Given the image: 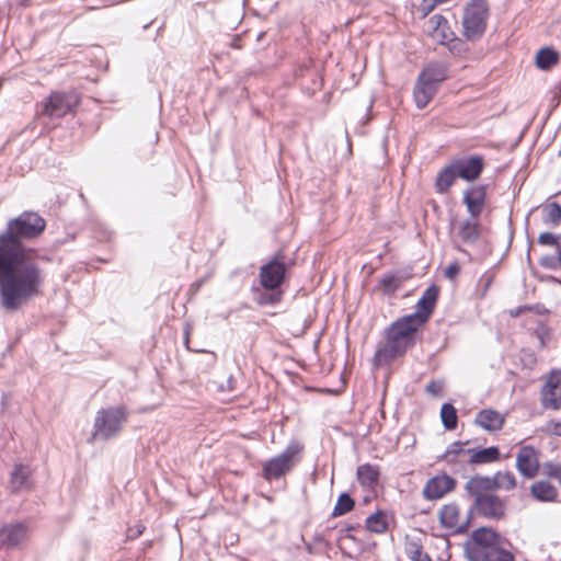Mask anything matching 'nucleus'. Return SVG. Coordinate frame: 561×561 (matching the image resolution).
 Masks as SVG:
<instances>
[{
    "mask_svg": "<svg viewBox=\"0 0 561 561\" xmlns=\"http://www.w3.org/2000/svg\"><path fill=\"white\" fill-rule=\"evenodd\" d=\"M46 227L38 214L24 211L10 219L0 234V306L15 312L42 296L47 274L34 249L22 241L37 238Z\"/></svg>",
    "mask_w": 561,
    "mask_h": 561,
    "instance_id": "nucleus-1",
    "label": "nucleus"
},
{
    "mask_svg": "<svg viewBox=\"0 0 561 561\" xmlns=\"http://www.w3.org/2000/svg\"><path fill=\"white\" fill-rule=\"evenodd\" d=\"M421 329L411 317H401L385 330V342L380 343L374 355L376 366H383L403 356L415 345L416 332Z\"/></svg>",
    "mask_w": 561,
    "mask_h": 561,
    "instance_id": "nucleus-2",
    "label": "nucleus"
},
{
    "mask_svg": "<svg viewBox=\"0 0 561 561\" xmlns=\"http://www.w3.org/2000/svg\"><path fill=\"white\" fill-rule=\"evenodd\" d=\"M465 551L470 561H515L513 545L491 527L473 530Z\"/></svg>",
    "mask_w": 561,
    "mask_h": 561,
    "instance_id": "nucleus-3",
    "label": "nucleus"
},
{
    "mask_svg": "<svg viewBox=\"0 0 561 561\" xmlns=\"http://www.w3.org/2000/svg\"><path fill=\"white\" fill-rule=\"evenodd\" d=\"M489 477L474 476L465 484V491L472 499L470 515L476 512L478 515L499 520L505 516L506 501L494 494L490 489Z\"/></svg>",
    "mask_w": 561,
    "mask_h": 561,
    "instance_id": "nucleus-4",
    "label": "nucleus"
},
{
    "mask_svg": "<svg viewBox=\"0 0 561 561\" xmlns=\"http://www.w3.org/2000/svg\"><path fill=\"white\" fill-rule=\"evenodd\" d=\"M490 9L486 0H471L462 14V35L467 41H479L485 33Z\"/></svg>",
    "mask_w": 561,
    "mask_h": 561,
    "instance_id": "nucleus-5",
    "label": "nucleus"
},
{
    "mask_svg": "<svg viewBox=\"0 0 561 561\" xmlns=\"http://www.w3.org/2000/svg\"><path fill=\"white\" fill-rule=\"evenodd\" d=\"M302 445L298 442H290L287 447L277 456L268 459L263 466L265 480H278L286 476L300 460Z\"/></svg>",
    "mask_w": 561,
    "mask_h": 561,
    "instance_id": "nucleus-6",
    "label": "nucleus"
},
{
    "mask_svg": "<svg viewBox=\"0 0 561 561\" xmlns=\"http://www.w3.org/2000/svg\"><path fill=\"white\" fill-rule=\"evenodd\" d=\"M128 412L125 407H111L96 413L94 420V437L104 440L116 436L127 421Z\"/></svg>",
    "mask_w": 561,
    "mask_h": 561,
    "instance_id": "nucleus-7",
    "label": "nucleus"
},
{
    "mask_svg": "<svg viewBox=\"0 0 561 561\" xmlns=\"http://www.w3.org/2000/svg\"><path fill=\"white\" fill-rule=\"evenodd\" d=\"M79 103V96L73 92H53L42 102L39 115L61 118L70 113Z\"/></svg>",
    "mask_w": 561,
    "mask_h": 561,
    "instance_id": "nucleus-8",
    "label": "nucleus"
},
{
    "mask_svg": "<svg viewBox=\"0 0 561 561\" xmlns=\"http://www.w3.org/2000/svg\"><path fill=\"white\" fill-rule=\"evenodd\" d=\"M286 274V264L283 254H276L273 260L264 264L260 271V282L265 289H276L283 283Z\"/></svg>",
    "mask_w": 561,
    "mask_h": 561,
    "instance_id": "nucleus-9",
    "label": "nucleus"
},
{
    "mask_svg": "<svg viewBox=\"0 0 561 561\" xmlns=\"http://www.w3.org/2000/svg\"><path fill=\"white\" fill-rule=\"evenodd\" d=\"M438 518L440 525L451 530L454 534H465L471 522L470 511H468L466 518H460V508L456 503L444 505L439 510Z\"/></svg>",
    "mask_w": 561,
    "mask_h": 561,
    "instance_id": "nucleus-10",
    "label": "nucleus"
},
{
    "mask_svg": "<svg viewBox=\"0 0 561 561\" xmlns=\"http://www.w3.org/2000/svg\"><path fill=\"white\" fill-rule=\"evenodd\" d=\"M541 405L557 411L561 408V373L552 371L540 390Z\"/></svg>",
    "mask_w": 561,
    "mask_h": 561,
    "instance_id": "nucleus-11",
    "label": "nucleus"
},
{
    "mask_svg": "<svg viewBox=\"0 0 561 561\" xmlns=\"http://www.w3.org/2000/svg\"><path fill=\"white\" fill-rule=\"evenodd\" d=\"M437 297L438 288L436 286H430L416 302L415 311L407 317H411L412 322L422 328L433 313Z\"/></svg>",
    "mask_w": 561,
    "mask_h": 561,
    "instance_id": "nucleus-12",
    "label": "nucleus"
},
{
    "mask_svg": "<svg viewBox=\"0 0 561 561\" xmlns=\"http://www.w3.org/2000/svg\"><path fill=\"white\" fill-rule=\"evenodd\" d=\"M458 178L471 182L477 180L484 169V161L481 156H470L451 161Z\"/></svg>",
    "mask_w": 561,
    "mask_h": 561,
    "instance_id": "nucleus-13",
    "label": "nucleus"
},
{
    "mask_svg": "<svg viewBox=\"0 0 561 561\" xmlns=\"http://www.w3.org/2000/svg\"><path fill=\"white\" fill-rule=\"evenodd\" d=\"M516 469L525 479H533L539 471V460L533 446H523L516 455Z\"/></svg>",
    "mask_w": 561,
    "mask_h": 561,
    "instance_id": "nucleus-14",
    "label": "nucleus"
},
{
    "mask_svg": "<svg viewBox=\"0 0 561 561\" xmlns=\"http://www.w3.org/2000/svg\"><path fill=\"white\" fill-rule=\"evenodd\" d=\"M486 201V186L473 185L463 192L462 203L471 217H480Z\"/></svg>",
    "mask_w": 561,
    "mask_h": 561,
    "instance_id": "nucleus-15",
    "label": "nucleus"
},
{
    "mask_svg": "<svg viewBox=\"0 0 561 561\" xmlns=\"http://www.w3.org/2000/svg\"><path fill=\"white\" fill-rule=\"evenodd\" d=\"M28 528L22 523L7 524L0 528V547L14 548L26 541Z\"/></svg>",
    "mask_w": 561,
    "mask_h": 561,
    "instance_id": "nucleus-16",
    "label": "nucleus"
},
{
    "mask_svg": "<svg viewBox=\"0 0 561 561\" xmlns=\"http://www.w3.org/2000/svg\"><path fill=\"white\" fill-rule=\"evenodd\" d=\"M455 486L456 481L451 477L447 474L436 476L426 482L423 495L427 500H437L453 491Z\"/></svg>",
    "mask_w": 561,
    "mask_h": 561,
    "instance_id": "nucleus-17",
    "label": "nucleus"
},
{
    "mask_svg": "<svg viewBox=\"0 0 561 561\" xmlns=\"http://www.w3.org/2000/svg\"><path fill=\"white\" fill-rule=\"evenodd\" d=\"M9 488L12 493L30 490L32 488L30 467L16 463L10 476Z\"/></svg>",
    "mask_w": 561,
    "mask_h": 561,
    "instance_id": "nucleus-18",
    "label": "nucleus"
},
{
    "mask_svg": "<svg viewBox=\"0 0 561 561\" xmlns=\"http://www.w3.org/2000/svg\"><path fill=\"white\" fill-rule=\"evenodd\" d=\"M474 422L488 432H496L503 427L505 416L495 410L484 409L478 412Z\"/></svg>",
    "mask_w": 561,
    "mask_h": 561,
    "instance_id": "nucleus-19",
    "label": "nucleus"
},
{
    "mask_svg": "<svg viewBox=\"0 0 561 561\" xmlns=\"http://www.w3.org/2000/svg\"><path fill=\"white\" fill-rule=\"evenodd\" d=\"M438 88L422 79L420 76L416 79L414 89H413V98L416 106L419 108H424L427 104L433 100L435 94L437 93Z\"/></svg>",
    "mask_w": 561,
    "mask_h": 561,
    "instance_id": "nucleus-20",
    "label": "nucleus"
},
{
    "mask_svg": "<svg viewBox=\"0 0 561 561\" xmlns=\"http://www.w3.org/2000/svg\"><path fill=\"white\" fill-rule=\"evenodd\" d=\"M479 217H471L462 220L458 226L457 236L466 244H474L480 238Z\"/></svg>",
    "mask_w": 561,
    "mask_h": 561,
    "instance_id": "nucleus-21",
    "label": "nucleus"
},
{
    "mask_svg": "<svg viewBox=\"0 0 561 561\" xmlns=\"http://www.w3.org/2000/svg\"><path fill=\"white\" fill-rule=\"evenodd\" d=\"M448 67L444 62H430L420 72V77L436 88L447 79Z\"/></svg>",
    "mask_w": 561,
    "mask_h": 561,
    "instance_id": "nucleus-22",
    "label": "nucleus"
},
{
    "mask_svg": "<svg viewBox=\"0 0 561 561\" xmlns=\"http://www.w3.org/2000/svg\"><path fill=\"white\" fill-rule=\"evenodd\" d=\"M500 459V449L491 446L482 449L469 448L467 462L470 465L492 463Z\"/></svg>",
    "mask_w": 561,
    "mask_h": 561,
    "instance_id": "nucleus-23",
    "label": "nucleus"
},
{
    "mask_svg": "<svg viewBox=\"0 0 561 561\" xmlns=\"http://www.w3.org/2000/svg\"><path fill=\"white\" fill-rule=\"evenodd\" d=\"M430 23L433 25L434 36L442 44H448L454 38V32L450 30L445 16L440 14L433 15L430 19Z\"/></svg>",
    "mask_w": 561,
    "mask_h": 561,
    "instance_id": "nucleus-24",
    "label": "nucleus"
},
{
    "mask_svg": "<svg viewBox=\"0 0 561 561\" xmlns=\"http://www.w3.org/2000/svg\"><path fill=\"white\" fill-rule=\"evenodd\" d=\"M356 474L362 486L373 489L378 483L379 469L377 466L365 463L357 467Z\"/></svg>",
    "mask_w": 561,
    "mask_h": 561,
    "instance_id": "nucleus-25",
    "label": "nucleus"
},
{
    "mask_svg": "<svg viewBox=\"0 0 561 561\" xmlns=\"http://www.w3.org/2000/svg\"><path fill=\"white\" fill-rule=\"evenodd\" d=\"M457 178L458 174L455 168H453V162H450L445 168H443L437 174L435 181V188L437 193L444 194L448 192Z\"/></svg>",
    "mask_w": 561,
    "mask_h": 561,
    "instance_id": "nucleus-26",
    "label": "nucleus"
},
{
    "mask_svg": "<svg viewBox=\"0 0 561 561\" xmlns=\"http://www.w3.org/2000/svg\"><path fill=\"white\" fill-rule=\"evenodd\" d=\"M466 443L462 442H454L448 446L445 454L443 455V459L450 465H455L457 462L467 461L469 457V448L466 449Z\"/></svg>",
    "mask_w": 561,
    "mask_h": 561,
    "instance_id": "nucleus-27",
    "label": "nucleus"
},
{
    "mask_svg": "<svg viewBox=\"0 0 561 561\" xmlns=\"http://www.w3.org/2000/svg\"><path fill=\"white\" fill-rule=\"evenodd\" d=\"M490 489L493 491L502 489L510 491L516 488L517 482L513 472L511 471H499L493 477H489Z\"/></svg>",
    "mask_w": 561,
    "mask_h": 561,
    "instance_id": "nucleus-28",
    "label": "nucleus"
},
{
    "mask_svg": "<svg viewBox=\"0 0 561 561\" xmlns=\"http://www.w3.org/2000/svg\"><path fill=\"white\" fill-rule=\"evenodd\" d=\"M531 495L538 501H553L557 496V489L547 481H538L530 486Z\"/></svg>",
    "mask_w": 561,
    "mask_h": 561,
    "instance_id": "nucleus-29",
    "label": "nucleus"
},
{
    "mask_svg": "<svg viewBox=\"0 0 561 561\" xmlns=\"http://www.w3.org/2000/svg\"><path fill=\"white\" fill-rule=\"evenodd\" d=\"M542 220L546 225L557 227L561 222V206L557 202H550L542 206Z\"/></svg>",
    "mask_w": 561,
    "mask_h": 561,
    "instance_id": "nucleus-30",
    "label": "nucleus"
},
{
    "mask_svg": "<svg viewBox=\"0 0 561 561\" xmlns=\"http://www.w3.org/2000/svg\"><path fill=\"white\" fill-rule=\"evenodd\" d=\"M558 53L549 47L539 49L536 56V65L539 69L548 70L558 62Z\"/></svg>",
    "mask_w": 561,
    "mask_h": 561,
    "instance_id": "nucleus-31",
    "label": "nucleus"
},
{
    "mask_svg": "<svg viewBox=\"0 0 561 561\" xmlns=\"http://www.w3.org/2000/svg\"><path fill=\"white\" fill-rule=\"evenodd\" d=\"M366 527L371 533L382 534L387 530L388 523L383 513L378 512L367 517Z\"/></svg>",
    "mask_w": 561,
    "mask_h": 561,
    "instance_id": "nucleus-32",
    "label": "nucleus"
},
{
    "mask_svg": "<svg viewBox=\"0 0 561 561\" xmlns=\"http://www.w3.org/2000/svg\"><path fill=\"white\" fill-rule=\"evenodd\" d=\"M440 417L446 430H455L457 426V411L450 403H444L440 409Z\"/></svg>",
    "mask_w": 561,
    "mask_h": 561,
    "instance_id": "nucleus-33",
    "label": "nucleus"
},
{
    "mask_svg": "<svg viewBox=\"0 0 561 561\" xmlns=\"http://www.w3.org/2000/svg\"><path fill=\"white\" fill-rule=\"evenodd\" d=\"M355 505L354 500L347 493H342L335 503L332 515L342 516L353 510Z\"/></svg>",
    "mask_w": 561,
    "mask_h": 561,
    "instance_id": "nucleus-34",
    "label": "nucleus"
},
{
    "mask_svg": "<svg viewBox=\"0 0 561 561\" xmlns=\"http://www.w3.org/2000/svg\"><path fill=\"white\" fill-rule=\"evenodd\" d=\"M380 285L385 293L392 294L400 288L401 279L396 274H387L381 278Z\"/></svg>",
    "mask_w": 561,
    "mask_h": 561,
    "instance_id": "nucleus-35",
    "label": "nucleus"
},
{
    "mask_svg": "<svg viewBox=\"0 0 561 561\" xmlns=\"http://www.w3.org/2000/svg\"><path fill=\"white\" fill-rule=\"evenodd\" d=\"M448 49L454 56L461 57L467 54L468 46L466 43L457 37H454L448 44Z\"/></svg>",
    "mask_w": 561,
    "mask_h": 561,
    "instance_id": "nucleus-36",
    "label": "nucleus"
},
{
    "mask_svg": "<svg viewBox=\"0 0 561 561\" xmlns=\"http://www.w3.org/2000/svg\"><path fill=\"white\" fill-rule=\"evenodd\" d=\"M410 559L412 561H432L430 556L423 552L422 547L416 545H414L413 549L410 551Z\"/></svg>",
    "mask_w": 561,
    "mask_h": 561,
    "instance_id": "nucleus-37",
    "label": "nucleus"
},
{
    "mask_svg": "<svg viewBox=\"0 0 561 561\" xmlns=\"http://www.w3.org/2000/svg\"><path fill=\"white\" fill-rule=\"evenodd\" d=\"M538 242L542 245H558V237L551 232H542L538 238Z\"/></svg>",
    "mask_w": 561,
    "mask_h": 561,
    "instance_id": "nucleus-38",
    "label": "nucleus"
},
{
    "mask_svg": "<svg viewBox=\"0 0 561 561\" xmlns=\"http://www.w3.org/2000/svg\"><path fill=\"white\" fill-rule=\"evenodd\" d=\"M437 4L438 2L436 0H422L420 11L422 12L423 16H426L435 9Z\"/></svg>",
    "mask_w": 561,
    "mask_h": 561,
    "instance_id": "nucleus-39",
    "label": "nucleus"
},
{
    "mask_svg": "<svg viewBox=\"0 0 561 561\" xmlns=\"http://www.w3.org/2000/svg\"><path fill=\"white\" fill-rule=\"evenodd\" d=\"M444 273L448 279L454 280L460 273V267L457 262H454L446 267Z\"/></svg>",
    "mask_w": 561,
    "mask_h": 561,
    "instance_id": "nucleus-40",
    "label": "nucleus"
},
{
    "mask_svg": "<svg viewBox=\"0 0 561 561\" xmlns=\"http://www.w3.org/2000/svg\"><path fill=\"white\" fill-rule=\"evenodd\" d=\"M280 297H282L280 291L272 293V294H264V295H262L260 302L274 305L280 300Z\"/></svg>",
    "mask_w": 561,
    "mask_h": 561,
    "instance_id": "nucleus-41",
    "label": "nucleus"
},
{
    "mask_svg": "<svg viewBox=\"0 0 561 561\" xmlns=\"http://www.w3.org/2000/svg\"><path fill=\"white\" fill-rule=\"evenodd\" d=\"M426 391L432 396H442L443 392V383L440 381H431L426 386Z\"/></svg>",
    "mask_w": 561,
    "mask_h": 561,
    "instance_id": "nucleus-42",
    "label": "nucleus"
},
{
    "mask_svg": "<svg viewBox=\"0 0 561 561\" xmlns=\"http://www.w3.org/2000/svg\"><path fill=\"white\" fill-rule=\"evenodd\" d=\"M144 530H145V526H142L141 524H138V525H136L134 527H130L127 530V538L128 539H136V538H138L139 536L142 535Z\"/></svg>",
    "mask_w": 561,
    "mask_h": 561,
    "instance_id": "nucleus-43",
    "label": "nucleus"
},
{
    "mask_svg": "<svg viewBox=\"0 0 561 561\" xmlns=\"http://www.w3.org/2000/svg\"><path fill=\"white\" fill-rule=\"evenodd\" d=\"M236 383H237L236 379L233 378V376L230 375L227 378L226 383L220 386V390L221 391L233 392V391L237 390Z\"/></svg>",
    "mask_w": 561,
    "mask_h": 561,
    "instance_id": "nucleus-44",
    "label": "nucleus"
},
{
    "mask_svg": "<svg viewBox=\"0 0 561 561\" xmlns=\"http://www.w3.org/2000/svg\"><path fill=\"white\" fill-rule=\"evenodd\" d=\"M548 428L552 434L561 436V419L558 421H550L548 423Z\"/></svg>",
    "mask_w": 561,
    "mask_h": 561,
    "instance_id": "nucleus-45",
    "label": "nucleus"
},
{
    "mask_svg": "<svg viewBox=\"0 0 561 561\" xmlns=\"http://www.w3.org/2000/svg\"><path fill=\"white\" fill-rule=\"evenodd\" d=\"M540 265L548 268L556 266V259L553 256H545L540 260Z\"/></svg>",
    "mask_w": 561,
    "mask_h": 561,
    "instance_id": "nucleus-46",
    "label": "nucleus"
},
{
    "mask_svg": "<svg viewBox=\"0 0 561 561\" xmlns=\"http://www.w3.org/2000/svg\"><path fill=\"white\" fill-rule=\"evenodd\" d=\"M558 262L561 265V248L559 249V252H558Z\"/></svg>",
    "mask_w": 561,
    "mask_h": 561,
    "instance_id": "nucleus-47",
    "label": "nucleus"
},
{
    "mask_svg": "<svg viewBox=\"0 0 561 561\" xmlns=\"http://www.w3.org/2000/svg\"><path fill=\"white\" fill-rule=\"evenodd\" d=\"M149 26H150V23H148V24L144 25V28L146 30V28H148Z\"/></svg>",
    "mask_w": 561,
    "mask_h": 561,
    "instance_id": "nucleus-48",
    "label": "nucleus"
},
{
    "mask_svg": "<svg viewBox=\"0 0 561 561\" xmlns=\"http://www.w3.org/2000/svg\"><path fill=\"white\" fill-rule=\"evenodd\" d=\"M560 194H561V192H560Z\"/></svg>",
    "mask_w": 561,
    "mask_h": 561,
    "instance_id": "nucleus-49",
    "label": "nucleus"
}]
</instances>
